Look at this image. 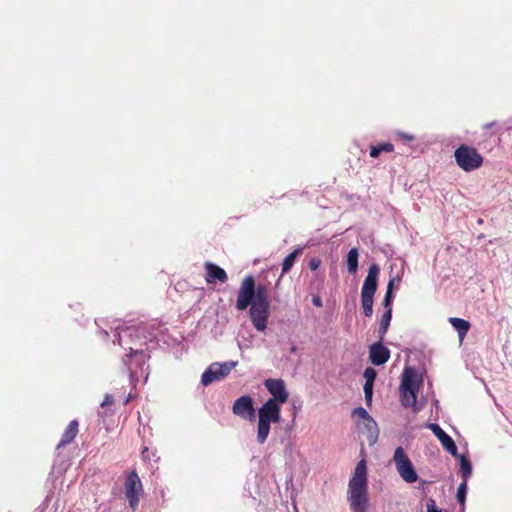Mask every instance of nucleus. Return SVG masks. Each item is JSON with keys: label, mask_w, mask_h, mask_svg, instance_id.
Returning <instances> with one entry per match:
<instances>
[{"label": "nucleus", "mask_w": 512, "mask_h": 512, "mask_svg": "<svg viewBox=\"0 0 512 512\" xmlns=\"http://www.w3.org/2000/svg\"><path fill=\"white\" fill-rule=\"evenodd\" d=\"M347 500L352 512H368L367 465L364 459L357 463L353 476L348 483Z\"/></svg>", "instance_id": "1"}, {"label": "nucleus", "mask_w": 512, "mask_h": 512, "mask_svg": "<svg viewBox=\"0 0 512 512\" xmlns=\"http://www.w3.org/2000/svg\"><path fill=\"white\" fill-rule=\"evenodd\" d=\"M281 407L274 400H267L258 410L257 441L264 444L270 433L271 423H279Z\"/></svg>", "instance_id": "2"}, {"label": "nucleus", "mask_w": 512, "mask_h": 512, "mask_svg": "<svg viewBox=\"0 0 512 512\" xmlns=\"http://www.w3.org/2000/svg\"><path fill=\"white\" fill-rule=\"evenodd\" d=\"M135 339H139V329L136 327L117 328V343L124 349L129 350V354L123 359L124 364L131 370V359L139 357L138 365L144 362L145 354L142 349L136 346Z\"/></svg>", "instance_id": "3"}, {"label": "nucleus", "mask_w": 512, "mask_h": 512, "mask_svg": "<svg viewBox=\"0 0 512 512\" xmlns=\"http://www.w3.org/2000/svg\"><path fill=\"white\" fill-rule=\"evenodd\" d=\"M456 164L465 172L479 169L483 165L484 158L475 147L461 144L454 151Z\"/></svg>", "instance_id": "4"}, {"label": "nucleus", "mask_w": 512, "mask_h": 512, "mask_svg": "<svg viewBox=\"0 0 512 512\" xmlns=\"http://www.w3.org/2000/svg\"><path fill=\"white\" fill-rule=\"evenodd\" d=\"M393 461L399 475L405 482L414 483L417 481L418 475L414 469V466L401 446L395 449Z\"/></svg>", "instance_id": "5"}, {"label": "nucleus", "mask_w": 512, "mask_h": 512, "mask_svg": "<svg viewBox=\"0 0 512 512\" xmlns=\"http://www.w3.org/2000/svg\"><path fill=\"white\" fill-rule=\"evenodd\" d=\"M124 489L129 505L135 511L144 492L142 482L135 470L128 473L124 482Z\"/></svg>", "instance_id": "6"}, {"label": "nucleus", "mask_w": 512, "mask_h": 512, "mask_svg": "<svg viewBox=\"0 0 512 512\" xmlns=\"http://www.w3.org/2000/svg\"><path fill=\"white\" fill-rule=\"evenodd\" d=\"M379 272L380 268L377 264H372L369 267L368 274L361 288L362 306H373Z\"/></svg>", "instance_id": "7"}, {"label": "nucleus", "mask_w": 512, "mask_h": 512, "mask_svg": "<svg viewBox=\"0 0 512 512\" xmlns=\"http://www.w3.org/2000/svg\"><path fill=\"white\" fill-rule=\"evenodd\" d=\"M237 365L236 361H229L224 363H212L202 374L201 383L208 386L214 381L224 379L229 375L232 369Z\"/></svg>", "instance_id": "8"}, {"label": "nucleus", "mask_w": 512, "mask_h": 512, "mask_svg": "<svg viewBox=\"0 0 512 512\" xmlns=\"http://www.w3.org/2000/svg\"><path fill=\"white\" fill-rule=\"evenodd\" d=\"M255 279L253 276H246L238 290L237 299H236V308L239 311L246 310L249 306L252 305L255 299Z\"/></svg>", "instance_id": "9"}, {"label": "nucleus", "mask_w": 512, "mask_h": 512, "mask_svg": "<svg viewBox=\"0 0 512 512\" xmlns=\"http://www.w3.org/2000/svg\"><path fill=\"white\" fill-rule=\"evenodd\" d=\"M249 315L254 328L257 331H264L267 328L270 316V303L253 302L250 306Z\"/></svg>", "instance_id": "10"}, {"label": "nucleus", "mask_w": 512, "mask_h": 512, "mask_svg": "<svg viewBox=\"0 0 512 512\" xmlns=\"http://www.w3.org/2000/svg\"><path fill=\"white\" fill-rule=\"evenodd\" d=\"M232 412L236 416L245 420L255 419V408L253 400L250 396L244 395L235 400L232 406Z\"/></svg>", "instance_id": "11"}, {"label": "nucleus", "mask_w": 512, "mask_h": 512, "mask_svg": "<svg viewBox=\"0 0 512 512\" xmlns=\"http://www.w3.org/2000/svg\"><path fill=\"white\" fill-rule=\"evenodd\" d=\"M264 384L266 389L273 396L269 400H274L279 406L287 402L289 394L282 379H267Z\"/></svg>", "instance_id": "12"}, {"label": "nucleus", "mask_w": 512, "mask_h": 512, "mask_svg": "<svg viewBox=\"0 0 512 512\" xmlns=\"http://www.w3.org/2000/svg\"><path fill=\"white\" fill-rule=\"evenodd\" d=\"M427 427L439 439L447 452L453 456H458V450L454 440L438 424L430 423Z\"/></svg>", "instance_id": "13"}, {"label": "nucleus", "mask_w": 512, "mask_h": 512, "mask_svg": "<svg viewBox=\"0 0 512 512\" xmlns=\"http://www.w3.org/2000/svg\"><path fill=\"white\" fill-rule=\"evenodd\" d=\"M205 280L208 284L225 283L228 280L226 271L212 262H205Z\"/></svg>", "instance_id": "14"}, {"label": "nucleus", "mask_w": 512, "mask_h": 512, "mask_svg": "<svg viewBox=\"0 0 512 512\" xmlns=\"http://www.w3.org/2000/svg\"><path fill=\"white\" fill-rule=\"evenodd\" d=\"M369 358L374 365H383L389 360L390 351L380 341L370 346Z\"/></svg>", "instance_id": "15"}, {"label": "nucleus", "mask_w": 512, "mask_h": 512, "mask_svg": "<svg viewBox=\"0 0 512 512\" xmlns=\"http://www.w3.org/2000/svg\"><path fill=\"white\" fill-rule=\"evenodd\" d=\"M420 384L421 379H419L415 369L412 367H406L402 373L399 390H419Z\"/></svg>", "instance_id": "16"}, {"label": "nucleus", "mask_w": 512, "mask_h": 512, "mask_svg": "<svg viewBox=\"0 0 512 512\" xmlns=\"http://www.w3.org/2000/svg\"><path fill=\"white\" fill-rule=\"evenodd\" d=\"M358 428L366 433L369 445H374L378 440L379 430L377 423L372 417L358 423Z\"/></svg>", "instance_id": "17"}, {"label": "nucleus", "mask_w": 512, "mask_h": 512, "mask_svg": "<svg viewBox=\"0 0 512 512\" xmlns=\"http://www.w3.org/2000/svg\"><path fill=\"white\" fill-rule=\"evenodd\" d=\"M79 423L77 420H71L62 434L61 440L59 441L57 448L64 447L70 444L78 434Z\"/></svg>", "instance_id": "18"}, {"label": "nucleus", "mask_w": 512, "mask_h": 512, "mask_svg": "<svg viewBox=\"0 0 512 512\" xmlns=\"http://www.w3.org/2000/svg\"><path fill=\"white\" fill-rule=\"evenodd\" d=\"M448 321L457 331L460 341H463L471 327L470 323L467 320L457 317H450Z\"/></svg>", "instance_id": "19"}, {"label": "nucleus", "mask_w": 512, "mask_h": 512, "mask_svg": "<svg viewBox=\"0 0 512 512\" xmlns=\"http://www.w3.org/2000/svg\"><path fill=\"white\" fill-rule=\"evenodd\" d=\"M401 397V404L404 407H413L414 411H416V401H417V393L419 390H399Z\"/></svg>", "instance_id": "20"}, {"label": "nucleus", "mask_w": 512, "mask_h": 512, "mask_svg": "<svg viewBox=\"0 0 512 512\" xmlns=\"http://www.w3.org/2000/svg\"><path fill=\"white\" fill-rule=\"evenodd\" d=\"M394 151V145L390 142H382L377 145L370 146V157L377 158L380 153H392Z\"/></svg>", "instance_id": "21"}, {"label": "nucleus", "mask_w": 512, "mask_h": 512, "mask_svg": "<svg viewBox=\"0 0 512 512\" xmlns=\"http://www.w3.org/2000/svg\"><path fill=\"white\" fill-rule=\"evenodd\" d=\"M359 251L357 248H352L347 254L346 262L349 273L355 274L358 270Z\"/></svg>", "instance_id": "22"}, {"label": "nucleus", "mask_w": 512, "mask_h": 512, "mask_svg": "<svg viewBox=\"0 0 512 512\" xmlns=\"http://www.w3.org/2000/svg\"><path fill=\"white\" fill-rule=\"evenodd\" d=\"M392 319V309L386 310L381 317L380 326H379V339L382 341L384 339L385 334L389 329V325Z\"/></svg>", "instance_id": "23"}, {"label": "nucleus", "mask_w": 512, "mask_h": 512, "mask_svg": "<svg viewBox=\"0 0 512 512\" xmlns=\"http://www.w3.org/2000/svg\"><path fill=\"white\" fill-rule=\"evenodd\" d=\"M301 253V249H295L293 252L288 254L282 263V274H286L290 271V269L293 267L295 260L297 256Z\"/></svg>", "instance_id": "24"}, {"label": "nucleus", "mask_w": 512, "mask_h": 512, "mask_svg": "<svg viewBox=\"0 0 512 512\" xmlns=\"http://www.w3.org/2000/svg\"><path fill=\"white\" fill-rule=\"evenodd\" d=\"M460 474L463 481L467 482L472 474V465L469 459L465 456H460Z\"/></svg>", "instance_id": "25"}, {"label": "nucleus", "mask_w": 512, "mask_h": 512, "mask_svg": "<svg viewBox=\"0 0 512 512\" xmlns=\"http://www.w3.org/2000/svg\"><path fill=\"white\" fill-rule=\"evenodd\" d=\"M255 299L253 302L270 303L268 289L265 285L255 286Z\"/></svg>", "instance_id": "26"}, {"label": "nucleus", "mask_w": 512, "mask_h": 512, "mask_svg": "<svg viewBox=\"0 0 512 512\" xmlns=\"http://www.w3.org/2000/svg\"><path fill=\"white\" fill-rule=\"evenodd\" d=\"M352 416L357 419L358 423L371 417L363 407L355 408L352 412Z\"/></svg>", "instance_id": "27"}, {"label": "nucleus", "mask_w": 512, "mask_h": 512, "mask_svg": "<svg viewBox=\"0 0 512 512\" xmlns=\"http://www.w3.org/2000/svg\"><path fill=\"white\" fill-rule=\"evenodd\" d=\"M467 491V482L462 481L457 490V500L460 504H464Z\"/></svg>", "instance_id": "28"}, {"label": "nucleus", "mask_w": 512, "mask_h": 512, "mask_svg": "<svg viewBox=\"0 0 512 512\" xmlns=\"http://www.w3.org/2000/svg\"><path fill=\"white\" fill-rule=\"evenodd\" d=\"M401 276L400 275H395L393 277L390 278V280L388 281V284H387V290L386 291H390L392 294L394 292V289L400 285L401 283Z\"/></svg>", "instance_id": "29"}, {"label": "nucleus", "mask_w": 512, "mask_h": 512, "mask_svg": "<svg viewBox=\"0 0 512 512\" xmlns=\"http://www.w3.org/2000/svg\"><path fill=\"white\" fill-rule=\"evenodd\" d=\"M376 375H377V373L374 368H371V367L366 368L364 371L365 383H374Z\"/></svg>", "instance_id": "30"}, {"label": "nucleus", "mask_w": 512, "mask_h": 512, "mask_svg": "<svg viewBox=\"0 0 512 512\" xmlns=\"http://www.w3.org/2000/svg\"><path fill=\"white\" fill-rule=\"evenodd\" d=\"M393 294L390 291H386L382 305L386 310L392 309Z\"/></svg>", "instance_id": "31"}, {"label": "nucleus", "mask_w": 512, "mask_h": 512, "mask_svg": "<svg viewBox=\"0 0 512 512\" xmlns=\"http://www.w3.org/2000/svg\"><path fill=\"white\" fill-rule=\"evenodd\" d=\"M364 395L367 403L372 401L373 395V383H365L364 384Z\"/></svg>", "instance_id": "32"}, {"label": "nucleus", "mask_w": 512, "mask_h": 512, "mask_svg": "<svg viewBox=\"0 0 512 512\" xmlns=\"http://www.w3.org/2000/svg\"><path fill=\"white\" fill-rule=\"evenodd\" d=\"M309 268L312 270V271H315L317 270L320 265H321V260L318 259V258H312L310 261H309Z\"/></svg>", "instance_id": "33"}, {"label": "nucleus", "mask_w": 512, "mask_h": 512, "mask_svg": "<svg viewBox=\"0 0 512 512\" xmlns=\"http://www.w3.org/2000/svg\"><path fill=\"white\" fill-rule=\"evenodd\" d=\"M113 402H114L113 397L110 394H106L104 397V400L101 403V406L105 407V406L113 404Z\"/></svg>", "instance_id": "34"}, {"label": "nucleus", "mask_w": 512, "mask_h": 512, "mask_svg": "<svg viewBox=\"0 0 512 512\" xmlns=\"http://www.w3.org/2000/svg\"><path fill=\"white\" fill-rule=\"evenodd\" d=\"M363 313L366 317H371L373 314V306H362Z\"/></svg>", "instance_id": "35"}, {"label": "nucleus", "mask_w": 512, "mask_h": 512, "mask_svg": "<svg viewBox=\"0 0 512 512\" xmlns=\"http://www.w3.org/2000/svg\"><path fill=\"white\" fill-rule=\"evenodd\" d=\"M398 136L403 139V140H406V141H412L414 140V136L413 135H408V134H405V133H398Z\"/></svg>", "instance_id": "36"}, {"label": "nucleus", "mask_w": 512, "mask_h": 512, "mask_svg": "<svg viewBox=\"0 0 512 512\" xmlns=\"http://www.w3.org/2000/svg\"><path fill=\"white\" fill-rule=\"evenodd\" d=\"M312 303L316 306V307H322V300L319 296H314L312 298Z\"/></svg>", "instance_id": "37"}, {"label": "nucleus", "mask_w": 512, "mask_h": 512, "mask_svg": "<svg viewBox=\"0 0 512 512\" xmlns=\"http://www.w3.org/2000/svg\"><path fill=\"white\" fill-rule=\"evenodd\" d=\"M141 454H142L143 459H145V460H147V459H149V458H150V455H149V449H148L147 447H144V448L142 449Z\"/></svg>", "instance_id": "38"}, {"label": "nucleus", "mask_w": 512, "mask_h": 512, "mask_svg": "<svg viewBox=\"0 0 512 512\" xmlns=\"http://www.w3.org/2000/svg\"><path fill=\"white\" fill-rule=\"evenodd\" d=\"M495 125V122L487 123L483 126L484 129L488 130L491 129Z\"/></svg>", "instance_id": "39"}]
</instances>
